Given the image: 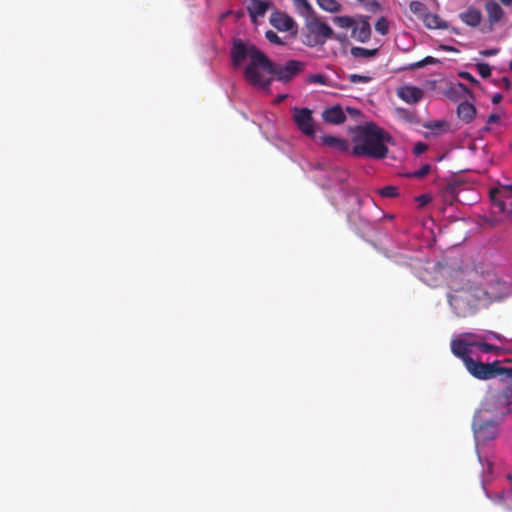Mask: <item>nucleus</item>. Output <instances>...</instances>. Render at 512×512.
Listing matches in <instances>:
<instances>
[{
  "mask_svg": "<svg viewBox=\"0 0 512 512\" xmlns=\"http://www.w3.org/2000/svg\"><path fill=\"white\" fill-rule=\"evenodd\" d=\"M506 378H512V373H507V377Z\"/></svg>",
  "mask_w": 512,
  "mask_h": 512,
  "instance_id": "nucleus-52",
  "label": "nucleus"
},
{
  "mask_svg": "<svg viewBox=\"0 0 512 512\" xmlns=\"http://www.w3.org/2000/svg\"><path fill=\"white\" fill-rule=\"evenodd\" d=\"M474 341H467L465 339H453L451 341L452 353L460 358L464 365L468 362L471 357V347H474Z\"/></svg>",
  "mask_w": 512,
  "mask_h": 512,
  "instance_id": "nucleus-9",
  "label": "nucleus"
},
{
  "mask_svg": "<svg viewBox=\"0 0 512 512\" xmlns=\"http://www.w3.org/2000/svg\"><path fill=\"white\" fill-rule=\"evenodd\" d=\"M459 18L466 25L477 27L482 21V13L479 9L471 6L466 11L460 13Z\"/></svg>",
  "mask_w": 512,
  "mask_h": 512,
  "instance_id": "nucleus-17",
  "label": "nucleus"
},
{
  "mask_svg": "<svg viewBox=\"0 0 512 512\" xmlns=\"http://www.w3.org/2000/svg\"><path fill=\"white\" fill-rule=\"evenodd\" d=\"M488 497L497 504H504L505 502V492L501 491L495 493L494 495H488Z\"/></svg>",
  "mask_w": 512,
  "mask_h": 512,
  "instance_id": "nucleus-36",
  "label": "nucleus"
},
{
  "mask_svg": "<svg viewBox=\"0 0 512 512\" xmlns=\"http://www.w3.org/2000/svg\"><path fill=\"white\" fill-rule=\"evenodd\" d=\"M460 77L469 81L471 84H478V80L473 76L471 75L469 72H461L460 74Z\"/></svg>",
  "mask_w": 512,
  "mask_h": 512,
  "instance_id": "nucleus-38",
  "label": "nucleus"
},
{
  "mask_svg": "<svg viewBox=\"0 0 512 512\" xmlns=\"http://www.w3.org/2000/svg\"><path fill=\"white\" fill-rule=\"evenodd\" d=\"M504 189H506L509 193L512 194V183L504 185Z\"/></svg>",
  "mask_w": 512,
  "mask_h": 512,
  "instance_id": "nucleus-46",
  "label": "nucleus"
},
{
  "mask_svg": "<svg viewBox=\"0 0 512 512\" xmlns=\"http://www.w3.org/2000/svg\"><path fill=\"white\" fill-rule=\"evenodd\" d=\"M443 125L444 124L442 122H435L433 124L428 125L427 127L428 128H441V127H443Z\"/></svg>",
  "mask_w": 512,
  "mask_h": 512,
  "instance_id": "nucleus-44",
  "label": "nucleus"
},
{
  "mask_svg": "<svg viewBox=\"0 0 512 512\" xmlns=\"http://www.w3.org/2000/svg\"><path fill=\"white\" fill-rule=\"evenodd\" d=\"M271 3L268 0H247V10L251 21L257 23L258 18L264 17Z\"/></svg>",
  "mask_w": 512,
  "mask_h": 512,
  "instance_id": "nucleus-10",
  "label": "nucleus"
},
{
  "mask_svg": "<svg viewBox=\"0 0 512 512\" xmlns=\"http://www.w3.org/2000/svg\"><path fill=\"white\" fill-rule=\"evenodd\" d=\"M489 194L492 203L497 206L501 212H504L506 209L505 199L509 198L511 193L504 189V185H499L498 187L492 188Z\"/></svg>",
  "mask_w": 512,
  "mask_h": 512,
  "instance_id": "nucleus-16",
  "label": "nucleus"
},
{
  "mask_svg": "<svg viewBox=\"0 0 512 512\" xmlns=\"http://www.w3.org/2000/svg\"><path fill=\"white\" fill-rule=\"evenodd\" d=\"M296 7L302 11L305 18L315 14L313 7L310 5L308 0H294Z\"/></svg>",
  "mask_w": 512,
  "mask_h": 512,
  "instance_id": "nucleus-27",
  "label": "nucleus"
},
{
  "mask_svg": "<svg viewBox=\"0 0 512 512\" xmlns=\"http://www.w3.org/2000/svg\"><path fill=\"white\" fill-rule=\"evenodd\" d=\"M348 78L352 83H368L371 80L370 76L360 74H350Z\"/></svg>",
  "mask_w": 512,
  "mask_h": 512,
  "instance_id": "nucleus-35",
  "label": "nucleus"
},
{
  "mask_svg": "<svg viewBox=\"0 0 512 512\" xmlns=\"http://www.w3.org/2000/svg\"><path fill=\"white\" fill-rule=\"evenodd\" d=\"M503 5L509 6L512 4V0H499Z\"/></svg>",
  "mask_w": 512,
  "mask_h": 512,
  "instance_id": "nucleus-45",
  "label": "nucleus"
},
{
  "mask_svg": "<svg viewBox=\"0 0 512 512\" xmlns=\"http://www.w3.org/2000/svg\"><path fill=\"white\" fill-rule=\"evenodd\" d=\"M352 37L359 42H367L371 37V26L367 19H361L359 22L355 21L352 28Z\"/></svg>",
  "mask_w": 512,
  "mask_h": 512,
  "instance_id": "nucleus-15",
  "label": "nucleus"
},
{
  "mask_svg": "<svg viewBox=\"0 0 512 512\" xmlns=\"http://www.w3.org/2000/svg\"><path fill=\"white\" fill-rule=\"evenodd\" d=\"M294 122L297 128L306 136L313 137L315 134L312 111L308 108H294Z\"/></svg>",
  "mask_w": 512,
  "mask_h": 512,
  "instance_id": "nucleus-8",
  "label": "nucleus"
},
{
  "mask_svg": "<svg viewBox=\"0 0 512 512\" xmlns=\"http://www.w3.org/2000/svg\"><path fill=\"white\" fill-rule=\"evenodd\" d=\"M473 430L476 438L480 441L494 440L499 434V421H478L475 419L473 422Z\"/></svg>",
  "mask_w": 512,
  "mask_h": 512,
  "instance_id": "nucleus-7",
  "label": "nucleus"
},
{
  "mask_svg": "<svg viewBox=\"0 0 512 512\" xmlns=\"http://www.w3.org/2000/svg\"><path fill=\"white\" fill-rule=\"evenodd\" d=\"M318 6L327 12L338 13L342 10V5L337 0H316Z\"/></svg>",
  "mask_w": 512,
  "mask_h": 512,
  "instance_id": "nucleus-21",
  "label": "nucleus"
},
{
  "mask_svg": "<svg viewBox=\"0 0 512 512\" xmlns=\"http://www.w3.org/2000/svg\"><path fill=\"white\" fill-rule=\"evenodd\" d=\"M230 56L235 68H240L247 63L244 68V77L251 85L269 90L272 78L262 72L272 68V61L255 45L249 41L234 39Z\"/></svg>",
  "mask_w": 512,
  "mask_h": 512,
  "instance_id": "nucleus-1",
  "label": "nucleus"
},
{
  "mask_svg": "<svg viewBox=\"0 0 512 512\" xmlns=\"http://www.w3.org/2000/svg\"><path fill=\"white\" fill-rule=\"evenodd\" d=\"M484 8L487 13L488 22L490 25L499 23L504 17V10L495 0H484Z\"/></svg>",
  "mask_w": 512,
  "mask_h": 512,
  "instance_id": "nucleus-12",
  "label": "nucleus"
},
{
  "mask_svg": "<svg viewBox=\"0 0 512 512\" xmlns=\"http://www.w3.org/2000/svg\"><path fill=\"white\" fill-rule=\"evenodd\" d=\"M321 143L341 152H347L349 149L348 142L336 136L324 135L321 137Z\"/></svg>",
  "mask_w": 512,
  "mask_h": 512,
  "instance_id": "nucleus-18",
  "label": "nucleus"
},
{
  "mask_svg": "<svg viewBox=\"0 0 512 512\" xmlns=\"http://www.w3.org/2000/svg\"><path fill=\"white\" fill-rule=\"evenodd\" d=\"M423 22L429 29H441L446 27V24L438 15L429 12L424 14Z\"/></svg>",
  "mask_w": 512,
  "mask_h": 512,
  "instance_id": "nucleus-20",
  "label": "nucleus"
},
{
  "mask_svg": "<svg viewBox=\"0 0 512 512\" xmlns=\"http://www.w3.org/2000/svg\"><path fill=\"white\" fill-rule=\"evenodd\" d=\"M286 98V95H279L278 96V101H282Z\"/></svg>",
  "mask_w": 512,
  "mask_h": 512,
  "instance_id": "nucleus-49",
  "label": "nucleus"
},
{
  "mask_svg": "<svg viewBox=\"0 0 512 512\" xmlns=\"http://www.w3.org/2000/svg\"><path fill=\"white\" fill-rule=\"evenodd\" d=\"M475 337V341H474V345L475 347L479 348V350L483 353H495V354H499L500 351H501V348L498 347V346H495V345H492V344H489V343H486V342H481L479 339H480V336H474Z\"/></svg>",
  "mask_w": 512,
  "mask_h": 512,
  "instance_id": "nucleus-22",
  "label": "nucleus"
},
{
  "mask_svg": "<svg viewBox=\"0 0 512 512\" xmlns=\"http://www.w3.org/2000/svg\"><path fill=\"white\" fill-rule=\"evenodd\" d=\"M322 118L326 123L334 125H339L346 121V115L340 105L326 108L322 113Z\"/></svg>",
  "mask_w": 512,
  "mask_h": 512,
  "instance_id": "nucleus-13",
  "label": "nucleus"
},
{
  "mask_svg": "<svg viewBox=\"0 0 512 512\" xmlns=\"http://www.w3.org/2000/svg\"><path fill=\"white\" fill-rule=\"evenodd\" d=\"M501 83L505 90L509 91L511 89V81L507 77H503Z\"/></svg>",
  "mask_w": 512,
  "mask_h": 512,
  "instance_id": "nucleus-41",
  "label": "nucleus"
},
{
  "mask_svg": "<svg viewBox=\"0 0 512 512\" xmlns=\"http://www.w3.org/2000/svg\"><path fill=\"white\" fill-rule=\"evenodd\" d=\"M443 50H445V51H455V49L453 47H450V46H443Z\"/></svg>",
  "mask_w": 512,
  "mask_h": 512,
  "instance_id": "nucleus-47",
  "label": "nucleus"
},
{
  "mask_svg": "<svg viewBox=\"0 0 512 512\" xmlns=\"http://www.w3.org/2000/svg\"><path fill=\"white\" fill-rule=\"evenodd\" d=\"M428 149V146L423 142H418L415 144L413 148V152L415 155H420L424 153Z\"/></svg>",
  "mask_w": 512,
  "mask_h": 512,
  "instance_id": "nucleus-37",
  "label": "nucleus"
},
{
  "mask_svg": "<svg viewBox=\"0 0 512 512\" xmlns=\"http://www.w3.org/2000/svg\"><path fill=\"white\" fill-rule=\"evenodd\" d=\"M431 200V197L429 195H420L417 197V201L419 202V205L420 206H424L426 204H428Z\"/></svg>",
  "mask_w": 512,
  "mask_h": 512,
  "instance_id": "nucleus-40",
  "label": "nucleus"
},
{
  "mask_svg": "<svg viewBox=\"0 0 512 512\" xmlns=\"http://www.w3.org/2000/svg\"><path fill=\"white\" fill-rule=\"evenodd\" d=\"M442 197L445 203L453 205L457 200L456 187L454 185H447L442 191Z\"/></svg>",
  "mask_w": 512,
  "mask_h": 512,
  "instance_id": "nucleus-25",
  "label": "nucleus"
},
{
  "mask_svg": "<svg viewBox=\"0 0 512 512\" xmlns=\"http://www.w3.org/2000/svg\"><path fill=\"white\" fill-rule=\"evenodd\" d=\"M351 55L355 58H372L377 55V49H366L363 47H352Z\"/></svg>",
  "mask_w": 512,
  "mask_h": 512,
  "instance_id": "nucleus-23",
  "label": "nucleus"
},
{
  "mask_svg": "<svg viewBox=\"0 0 512 512\" xmlns=\"http://www.w3.org/2000/svg\"><path fill=\"white\" fill-rule=\"evenodd\" d=\"M303 37V43L305 45L315 47L323 45L327 39L332 37L341 41L344 35H334L332 28L313 14L305 19Z\"/></svg>",
  "mask_w": 512,
  "mask_h": 512,
  "instance_id": "nucleus-3",
  "label": "nucleus"
},
{
  "mask_svg": "<svg viewBox=\"0 0 512 512\" xmlns=\"http://www.w3.org/2000/svg\"><path fill=\"white\" fill-rule=\"evenodd\" d=\"M479 53L482 56L489 57V56H494V55L498 54L499 49L498 48L485 49V50H481Z\"/></svg>",
  "mask_w": 512,
  "mask_h": 512,
  "instance_id": "nucleus-39",
  "label": "nucleus"
},
{
  "mask_svg": "<svg viewBox=\"0 0 512 512\" xmlns=\"http://www.w3.org/2000/svg\"><path fill=\"white\" fill-rule=\"evenodd\" d=\"M304 67L305 63L298 60H289L282 67L272 62V68L263 70L262 74L270 76L272 79L273 76H277L279 81L288 82L301 73Z\"/></svg>",
  "mask_w": 512,
  "mask_h": 512,
  "instance_id": "nucleus-6",
  "label": "nucleus"
},
{
  "mask_svg": "<svg viewBox=\"0 0 512 512\" xmlns=\"http://www.w3.org/2000/svg\"><path fill=\"white\" fill-rule=\"evenodd\" d=\"M353 141L352 154L354 156L383 159L388 154L385 143L391 142L392 137L376 124L368 123L359 128Z\"/></svg>",
  "mask_w": 512,
  "mask_h": 512,
  "instance_id": "nucleus-2",
  "label": "nucleus"
},
{
  "mask_svg": "<svg viewBox=\"0 0 512 512\" xmlns=\"http://www.w3.org/2000/svg\"><path fill=\"white\" fill-rule=\"evenodd\" d=\"M500 120V117L499 115L497 114H491L488 119H487V123L488 124H491V123H496Z\"/></svg>",
  "mask_w": 512,
  "mask_h": 512,
  "instance_id": "nucleus-42",
  "label": "nucleus"
},
{
  "mask_svg": "<svg viewBox=\"0 0 512 512\" xmlns=\"http://www.w3.org/2000/svg\"><path fill=\"white\" fill-rule=\"evenodd\" d=\"M448 300H449V302H450V303H452L453 296L449 294V295H448Z\"/></svg>",
  "mask_w": 512,
  "mask_h": 512,
  "instance_id": "nucleus-50",
  "label": "nucleus"
},
{
  "mask_svg": "<svg viewBox=\"0 0 512 512\" xmlns=\"http://www.w3.org/2000/svg\"><path fill=\"white\" fill-rule=\"evenodd\" d=\"M379 194L384 198H393L398 196V189L395 186H385L379 190Z\"/></svg>",
  "mask_w": 512,
  "mask_h": 512,
  "instance_id": "nucleus-31",
  "label": "nucleus"
},
{
  "mask_svg": "<svg viewBox=\"0 0 512 512\" xmlns=\"http://www.w3.org/2000/svg\"><path fill=\"white\" fill-rule=\"evenodd\" d=\"M509 69L512 71V60L509 63Z\"/></svg>",
  "mask_w": 512,
  "mask_h": 512,
  "instance_id": "nucleus-51",
  "label": "nucleus"
},
{
  "mask_svg": "<svg viewBox=\"0 0 512 512\" xmlns=\"http://www.w3.org/2000/svg\"><path fill=\"white\" fill-rule=\"evenodd\" d=\"M410 11L415 15H421L422 17L426 14V6L420 1H411L409 4Z\"/></svg>",
  "mask_w": 512,
  "mask_h": 512,
  "instance_id": "nucleus-29",
  "label": "nucleus"
},
{
  "mask_svg": "<svg viewBox=\"0 0 512 512\" xmlns=\"http://www.w3.org/2000/svg\"><path fill=\"white\" fill-rule=\"evenodd\" d=\"M333 22L343 29H352L355 24V20L350 16H336L333 18Z\"/></svg>",
  "mask_w": 512,
  "mask_h": 512,
  "instance_id": "nucleus-26",
  "label": "nucleus"
},
{
  "mask_svg": "<svg viewBox=\"0 0 512 512\" xmlns=\"http://www.w3.org/2000/svg\"><path fill=\"white\" fill-rule=\"evenodd\" d=\"M502 99H503L502 94H500V93H496V94H494V95H493V97H492V103H493V104H499V103L502 101Z\"/></svg>",
  "mask_w": 512,
  "mask_h": 512,
  "instance_id": "nucleus-43",
  "label": "nucleus"
},
{
  "mask_svg": "<svg viewBox=\"0 0 512 512\" xmlns=\"http://www.w3.org/2000/svg\"><path fill=\"white\" fill-rule=\"evenodd\" d=\"M265 37L266 39L272 43V44H276V45H284V42L281 40V38L277 35L276 32H274L273 30H268L266 31L265 33Z\"/></svg>",
  "mask_w": 512,
  "mask_h": 512,
  "instance_id": "nucleus-33",
  "label": "nucleus"
},
{
  "mask_svg": "<svg viewBox=\"0 0 512 512\" xmlns=\"http://www.w3.org/2000/svg\"><path fill=\"white\" fill-rule=\"evenodd\" d=\"M398 97L408 104L418 103L423 98V91L412 85L402 86L397 91Z\"/></svg>",
  "mask_w": 512,
  "mask_h": 512,
  "instance_id": "nucleus-11",
  "label": "nucleus"
},
{
  "mask_svg": "<svg viewBox=\"0 0 512 512\" xmlns=\"http://www.w3.org/2000/svg\"><path fill=\"white\" fill-rule=\"evenodd\" d=\"M477 71L483 78H488L491 75V67L488 63H478Z\"/></svg>",
  "mask_w": 512,
  "mask_h": 512,
  "instance_id": "nucleus-34",
  "label": "nucleus"
},
{
  "mask_svg": "<svg viewBox=\"0 0 512 512\" xmlns=\"http://www.w3.org/2000/svg\"><path fill=\"white\" fill-rule=\"evenodd\" d=\"M375 30L381 35H386L389 31L388 21L385 17H381L375 23Z\"/></svg>",
  "mask_w": 512,
  "mask_h": 512,
  "instance_id": "nucleus-30",
  "label": "nucleus"
},
{
  "mask_svg": "<svg viewBox=\"0 0 512 512\" xmlns=\"http://www.w3.org/2000/svg\"><path fill=\"white\" fill-rule=\"evenodd\" d=\"M458 117L466 123L471 122L476 115V108L468 101L461 102L457 108Z\"/></svg>",
  "mask_w": 512,
  "mask_h": 512,
  "instance_id": "nucleus-19",
  "label": "nucleus"
},
{
  "mask_svg": "<svg viewBox=\"0 0 512 512\" xmlns=\"http://www.w3.org/2000/svg\"><path fill=\"white\" fill-rule=\"evenodd\" d=\"M511 212H512V204H511Z\"/></svg>",
  "mask_w": 512,
  "mask_h": 512,
  "instance_id": "nucleus-54",
  "label": "nucleus"
},
{
  "mask_svg": "<svg viewBox=\"0 0 512 512\" xmlns=\"http://www.w3.org/2000/svg\"><path fill=\"white\" fill-rule=\"evenodd\" d=\"M465 367L473 377L479 380L492 379L497 375H504L507 377V373H512V367H502L498 360L493 361L492 363H483L481 361H475L472 358L468 360Z\"/></svg>",
  "mask_w": 512,
  "mask_h": 512,
  "instance_id": "nucleus-4",
  "label": "nucleus"
},
{
  "mask_svg": "<svg viewBox=\"0 0 512 512\" xmlns=\"http://www.w3.org/2000/svg\"><path fill=\"white\" fill-rule=\"evenodd\" d=\"M223 18H224V14H221V15L219 16V19H220V20H222Z\"/></svg>",
  "mask_w": 512,
  "mask_h": 512,
  "instance_id": "nucleus-53",
  "label": "nucleus"
},
{
  "mask_svg": "<svg viewBox=\"0 0 512 512\" xmlns=\"http://www.w3.org/2000/svg\"><path fill=\"white\" fill-rule=\"evenodd\" d=\"M457 87H458V89H460L462 91L466 90V87L462 83H458Z\"/></svg>",
  "mask_w": 512,
  "mask_h": 512,
  "instance_id": "nucleus-48",
  "label": "nucleus"
},
{
  "mask_svg": "<svg viewBox=\"0 0 512 512\" xmlns=\"http://www.w3.org/2000/svg\"><path fill=\"white\" fill-rule=\"evenodd\" d=\"M307 82L311 84L327 85V78L323 74H311L307 77Z\"/></svg>",
  "mask_w": 512,
  "mask_h": 512,
  "instance_id": "nucleus-32",
  "label": "nucleus"
},
{
  "mask_svg": "<svg viewBox=\"0 0 512 512\" xmlns=\"http://www.w3.org/2000/svg\"><path fill=\"white\" fill-rule=\"evenodd\" d=\"M437 62H438V60L436 58H434L432 56H427L418 62L408 64L407 66L403 67L402 70H415V69L422 68L426 65L436 64Z\"/></svg>",
  "mask_w": 512,
  "mask_h": 512,
  "instance_id": "nucleus-24",
  "label": "nucleus"
},
{
  "mask_svg": "<svg viewBox=\"0 0 512 512\" xmlns=\"http://www.w3.org/2000/svg\"><path fill=\"white\" fill-rule=\"evenodd\" d=\"M430 171H431V165L430 164H424L420 169H418V170H416L414 172L406 173L405 177H407V178L422 179L425 176H427L430 173Z\"/></svg>",
  "mask_w": 512,
  "mask_h": 512,
  "instance_id": "nucleus-28",
  "label": "nucleus"
},
{
  "mask_svg": "<svg viewBox=\"0 0 512 512\" xmlns=\"http://www.w3.org/2000/svg\"><path fill=\"white\" fill-rule=\"evenodd\" d=\"M512 404V383H508L503 389L491 393L486 397L484 409L491 413L505 416L510 413V405Z\"/></svg>",
  "mask_w": 512,
  "mask_h": 512,
  "instance_id": "nucleus-5",
  "label": "nucleus"
},
{
  "mask_svg": "<svg viewBox=\"0 0 512 512\" xmlns=\"http://www.w3.org/2000/svg\"><path fill=\"white\" fill-rule=\"evenodd\" d=\"M270 23L277 30L284 32L292 30L295 25V21L292 17L281 12L272 13L270 16Z\"/></svg>",
  "mask_w": 512,
  "mask_h": 512,
  "instance_id": "nucleus-14",
  "label": "nucleus"
}]
</instances>
